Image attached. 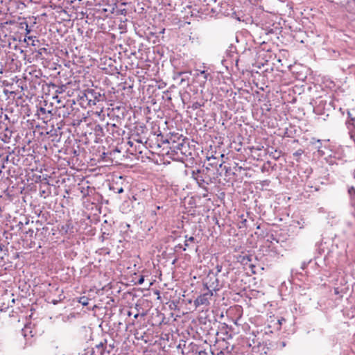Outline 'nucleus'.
<instances>
[{"mask_svg": "<svg viewBox=\"0 0 355 355\" xmlns=\"http://www.w3.org/2000/svg\"><path fill=\"white\" fill-rule=\"evenodd\" d=\"M170 149L172 153H174L173 155H176L178 157H180V155L187 157L191 155L189 144L184 142L183 139L181 142H175L173 141Z\"/></svg>", "mask_w": 355, "mask_h": 355, "instance_id": "f257e3e1", "label": "nucleus"}, {"mask_svg": "<svg viewBox=\"0 0 355 355\" xmlns=\"http://www.w3.org/2000/svg\"><path fill=\"white\" fill-rule=\"evenodd\" d=\"M84 96L88 101L89 105H95L101 101H103V96L100 92H96L92 89H88L85 91Z\"/></svg>", "mask_w": 355, "mask_h": 355, "instance_id": "f03ea898", "label": "nucleus"}, {"mask_svg": "<svg viewBox=\"0 0 355 355\" xmlns=\"http://www.w3.org/2000/svg\"><path fill=\"white\" fill-rule=\"evenodd\" d=\"M206 286L207 292L198 296L196 300L194 301V304L196 306H199L200 305L208 306L209 304V300L213 295L212 291L209 289V288Z\"/></svg>", "mask_w": 355, "mask_h": 355, "instance_id": "7ed1b4c3", "label": "nucleus"}, {"mask_svg": "<svg viewBox=\"0 0 355 355\" xmlns=\"http://www.w3.org/2000/svg\"><path fill=\"white\" fill-rule=\"evenodd\" d=\"M107 343V340H105V343L101 342L99 344L96 345L95 348L93 350L96 351V354L97 355H110V350H105L107 346L105 344Z\"/></svg>", "mask_w": 355, "mask_h": 355, "instance_id": "20e7f679", "label": "nucleus"}, {"mask_svg": "<svg viewBox=\"0 0 355 355\" xmlns=\"http://www.w3.org/2000/svg\"><path fill=\"white\" fill-rule=\"evenodd\" d=\"M79 303H80L83 306H87L88 304L89 299L85 296L80 297L78 300Z\"/></svg>", "mask_w": 355, "mask_h": 355, "instance_id": "39448f33", "label": "nucleus"}, {"mask_svg": "<svg viewBox=\"0 0 355 355\" xmlns=\"http://www.w3.org/2000/svg\"><path fill=\"white\" fill-rule=\"evenodd\" d=\"M185 238H186L185 243H184L185 247L189 246V241L193 242L195 241V238L193 236L188 237L187 236H186ZM183 250H186V248H184Z\"/></svg>", "mask_w": 355, "mask_h": 355, "instance_id": "423d86ee", "label": "nucleus"}, {"mask_svg": "<svg viewBox=\"0 0 355 355\" xmlns=\"http://www.w3.org/2000/svg\"><path fill=\"white\" fill-rule=\"evenodd\" d=\"M348 193L351 196L352 199H354L355 197V188L354 187H351L348 189Z\"/></svg>", "mask_w": 355, "mask_h": 355, "instance_id": "0eeeda50", "label": "nucleus"}, {"mask_svg": "<svg viewBox=\"0 0 355 355\" xmlns=\"http://www.w3.org/2000/svg\"><path fill=\"white\" fill-rule=\"evenodd\" d=\"M251 261V257L249 255H245L242 257L241 262L244 264H247L248 262Z\"/></svg>", "mask_w": 355, "mask_h": 355, "instance_id": "6e6552de", "label": "nucleus"}, {"mask_svg": "<svg viewBox=\"0 0 355 355\" xmlns=\"http://www.w3.org/2000/svg\"><path fill=\"white\" fill-rule=\"evenodd\" d=\"M216 274L222 271V266L217 265L216 267Z\"/></svg>", "mask_w": 355, "mask_h": 355, "instance_id": "1a4fd4ad", "label": "nucleus"}, {"mask_svg": "<svg viewBox=\"0 0 355 355\" xmlns=\"http://www.w3.org/2000/svg\"><path fill=\"white\" fill-rule=\"evenodd\" d=\"M144 277L143 276H141L138 280V284L141 285L144 283Z\"/></svg>", "mask_w": 355, "mask_h": 355, "instance_id": "9d476101", "label": "nucleus"}, {"mask_svg": "<svg viewBox=\"0 0 355 355\" xmlns=\"http://www.w3.org/2000/svg\"><path fill=\"white\" fill-rule=\"evenodd\" d=\"M40 113H41L42 114H45L46 113V109L44 108V107H40Z\"/></svg>", "mask_w": 355, "mask_h": 355, "instance_id": "9b49d317", "label": "nucleus"}, {"mask_svg": "<svg viewBox=\"0 0 355 355\" xmlns=\"http://www.w3.org/2000/svg\"><path fill=\"white\" fill-rule=\"evenodd\" d=\"M25 24H26V34L27 35L31 33V30L28 28V24L25 23Z\"/></svg>", "mask_w": 355, "mask_h": 355, "instance_id": "f8f14e48", "label": "nucleus"}, {"mask_svg": "<svg viewBox=\"0 0 355 355\" xmlns=\"http://www.w3.org/2000/svg\"><path fill=\"white\" fill-rule=\"evenodd\" d=\"M62 300V298L60 297V299L59 300H53L51 301V302L53 304H57L58 303V302H60V300Z\"/></svg>", "mask_w": 355, "mask_h": 355, "instance_id": "ddd939ff", "label": "nucleus"}, {"mask_svg": "<svg viewBox=\"0 0 355 355\" xmlns=\"http://www.w3.org/2000/svg\"><path fill=\"white\" fill-rule=\"evenodd\" d=\"M114 344H110L109 345V349H107V348L105 349V350H110V352H111V351L114 349Z\"/></svg>", "mask_w": 355, "mask_h": 355, "instance_id": "4468645a", "label": "nucleus"}, {"mask_svg": "<svg viewBox=\"0 0 355 355\" xmlns=\"http://www.w3.org/2000/svg\"><path fill=\"white\" fill-rule=\"evenodd\" d=\"M123 192V188H120L119 190H118V193H121Z\"/></svg>", "mask_w": 355, "mask_h": 355, "instance_id": "2eb2a0df", "label": "nucleus"}, {"mask_svg": "<svg viewBox=\"0 0 355 355\" xmlns=\"http://www.w3.org/2000/svg\"><path fill=\"white\" fill-rule=\"evenodd\" d=\"M196 180H197V181H198V182H199V181H202V182H203V181H204V180H203L202 178H199V177H197V178H196Z\"/></svg>", "mask_w": 355, "mask_h": 355, "instance_id": "dca6fc26", "label": "nucleus"}, {"mask_svg": "<svg viewBox=\"0 0 355 355\" xmlns=\"http://www.w3.org/2000/svg\"><path fill=\"white\" fill-rule=\"evenodd\" d=\"M296 155H301L302 154V151L300 150H298L297 152H296L295 153Z\"/></svg>", "mask_w": 355, "mask_h": 355, "instance_id": "f3484780", "label": "nucleus"}, {"mask_svg": "<svg viewBox=\"0 0 355 355\" xmlns=\"http://www.w3.org/2000/svg\"><path fill=\"white\" fill-rule=\"evenodd\" d=\"M352 120L353 121V123L352 124L355 127V119H352Z\"/></svg>", "mask_w": 355, "mask_h": 355, "instance_id": "a211bd4d", "label": "nucleus"}, {"mask_svg": "<svg viewBox=\"0 0 355 355\" xmlns=\"http://www.w3.org/2000/svg\"><path fill=\"white\" fill-rule=\"evenodd\" d=\"M28 40H32V39H33V37H32V36H29V37H28Z\"/></svg>", "mask_w": 355, "mask_h": 355, "instance_id": "6ab92c4d", "label": "nucleus"}, {"mask_svg": "<svg viewBox=\"0 0 355 355\" xmlns=\"http://www.w3.org/2000/svg\"><path fill=\"white\" fill-rule=\"evenodd\" d=\"M353 175H354V178H355V170H354V171L353 173Z\"/></svg>", "mask_w": 355, "mask_h": 355, "instance_id": "aec40b11", "label": "nucleus"}, {"mask_svg": "<svg viewBox=\"0 0 355 355\" xmlns=\"http://www.w3.org/2000/svg\"><path fill=\"white\" fill-rule=\"evenodd\" d=\"M137 317H138V314H136V315H135V318H137Z\"/></svg>", "mask_w": 355, "mask_h": 355, "instance_id": "412c9836", "label": "nucleus"}, {"mask_svg": "<svg viewBox=\"0 0 355 355\" xmlns=\"http://www.w3.org/2000/svg\"><path fill=\"white\" fill-rule=\"evenodd\" d=\"M245 222H246V219H244V220H243V223H245Z\"/></svg>", "mask_w": 355, "mask_h": 355, "instance_id": "4be33fe9", "label": "nucleus"}]
</instances>
